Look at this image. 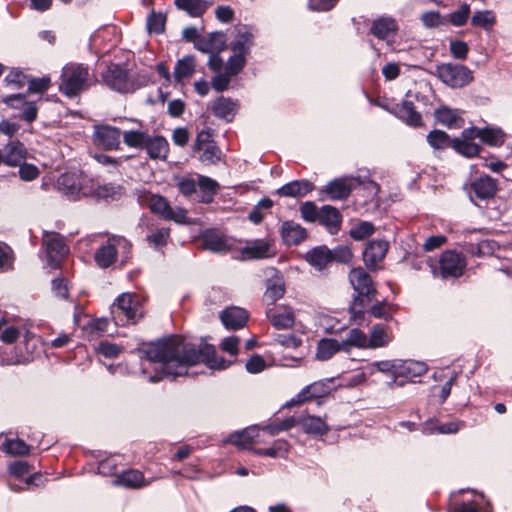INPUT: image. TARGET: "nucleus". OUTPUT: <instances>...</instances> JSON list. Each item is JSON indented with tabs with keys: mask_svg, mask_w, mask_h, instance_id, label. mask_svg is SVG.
<instances>
[{
	"mask_svg": "<svg viewBox=\"0 0 512 512\" xmlns=\"http://www.w3.org/2000/svg\"><path fill=\"white\" fill-rule=\"evenodd\" d=\"M138 353L141 359L161 366L160 372L148 375V380L152 383L161 381L164 376H186L189 369L198 364H204L211 370H224L230 365L229 361L216 355L213 345L194 342L179 335L144 344L138 349Z\"/></svg>",
	"mask_w": 512,
	"mask_h": 512,
	"instance_id": "1",
	"label": "nucleus"
},
{
	"mask_svg": "<svg viewBox=\"0 0 512 512\" xmlns=\"http://www.w3.org/2000/svg\"><path fill=\"white\" fill-rule=\"evenodd\" d=\"M57 185L59 191L72 201L88 196L108 197L114 189L110 184L103 186L95 184L87 175L76 172L61 174Z\"/></svg>",
	"mask_w": 512,
	"mask_h": 512,
	"instance_id": "2",
	"label": "nucleus"
},
{
	"mask_svg": "<svg viewBox=\"0 0 512 512\" xmlns=\"http://www.w3.org/2000/svg\"><path fill=\"white\" fill-rule=\"evenodd\" d=\"M349 280L355 292L349 309L356 320L373 301L376 289L370 275L361 267L350 271Z\"/></svg>",
	"mask_w": 512,
	"mask_h": 512,
	"instance_id": "3",
	"label": "nucleus"
},
{
	"mask_svg": "<svg viewBox=\"0 0 512 512\" xmlns=\"http://www.w3.org/2000/svg\"><path fill=\"white\" fill-rule=\"evenodd\" d=\"M92 83L87 65L70 62L62 68L59 91L65 96L72 98L89 89Z\"/></svg>",
	"mask_w": 512,
	"mask_h": 512,
	"instance_id": "4",
	"label": "nucleus"
},
{
	"mask_svg": "<svg viewBox=\"0 0 512 512\" xmlns=\"http://www.w3.org/2000/svg\"><path fill=\"white\" fill-rule=\"evenodd\" d=\"M111 314L117 326L135 324L142 317L138 296L135 293H122L113 302Z\"/></svg>",
	"mask_w": 512,
	"mask_h": 512,
	"instance_id": "5",
	"label": "nucleus"
},
{
	"mask_svg": "<svg viewBox=\"0 0 512 512\" xmlns=\"http://www.w3.org/2000/svg\"><path fill=\"white\" fill-rule=\"evenodd\" d=\"M434 277L441 279H456L462 276L466 268V259L454 250L444 251L438 261V265L432 260L427 261Z\"/></svg>",
	"mask_w": 512,
	"mask_h": 512,
	"instance_id": "6",
	"label": "nucleus"
},
{
	"mask_svg": "<svg viewBox=\"0 0 512 512\" xmlns=\"http://www.w3.org/2000/svg\"><path fill=\"white\" fill-rule=\"evenodd\" d=\"M442 83L451 88H462L473 81V72L462 64L442 63L434 73Z\"/></svg>",
	"mask_w": 512,
	"mask_h": 512,
	"instance_id": "7",
	"label": "nucleus"
},
{
	"mask_svg": "<svg viewBox=\"0 0 512 512\" xmlns=\"http://www.w3.org/2000/svg\"><path fill=\"white\" fill-rule=\"evenodd\" d=\"M102 82L112 90L120 93H131L137 89L134 81L129 77L128 69L117 63H110L101 73Z\"/></svg>",
	"mask_w": 512,
	"mask_h": 512,
	"instance_id": "8",
	"label": "nucleus"
},
{
	"mask_svg": "<svg viewBox=\"0 0 512 512\" xmlns=\"http://www.w3.org/2000/svg\"><path fill=\"white\" fill-rule=\"evenodd\" d=\"M130 248L131 244L124 237H109L104 244L96 249L94 261L99 268L107 269L116 263L120 249L128 253Z\"/></svg>",
	"mask_w": 512,
	"mask_h": 512,
	"instance_id": "9",
	"label": "nucleus"
},
{
	"mask_svg": "<svg viewBox=\"0 0 512 512\" xmlns=\"http://www.w3.org/2000/svg\"><path fill=\"white\" fill-rule=\"evenodd\" d=\"M43 246L45 247L47 265L53 269L59 266L61 260L69 252L64 237L55 232L44 233Z\"/></svg>",
	"mask_w": 512,
	"mask_h": 512,
	"instance_id": "10",
	"label": "nucleus"
},
{
	"mask_svg": "<svg viewBox=\"0 0 512 512\" xmlns=\"http://www.w3.org/2000/svg\"><path fill=\"white\" fill-rule=\"evenodd\" d=\"M399 26L395 18L388 15H382L371 22L370 34L379 40L385 41L388 45L394 43L398 33Z\"/></svg>",
	"mask_w": 512,
	"mask_h": 512,
	"instance_id": "11",
	"label": "nucleus"
},
{
	"mask_svg": "<svg viewBox=\"0 0 512 512\" xmlns=\"http://www.w3.org/2000/svg\"><path fill=\"white\" fill-rule=\"evenodd\" d=\"M255 37L256 35L252 27L246 25L236 26L234 38L229 44L231 52L247 57L255 44Z\"/></svg>",
	"mask_w": 512,
	"mask_h": 512,
	"instance_id": "12",
	"label": "nucleus"
},
{
	"mask_svg": "<svg viewBox=\"0 0 512 512\" xmlns=\"http://www.w3.org/2000/svg\"><path fill=\"white\" fill-rule=\"evenodd\" d=\"M122 132L119 128L110 125H96L94 127V143L105 150H117L120 146Z\"/></svg>",
	"mask_w": 512,
	"mask_h": 512,
	"instance_id": "13",
	"label": "nucleus"
},
{
	"mask_svg": "<svg viewBox=\"0 0 512 512\" xmlns=\"http://www.w3.org/2000/svg\"><path fill=\"white\" fill-rule=\"evenodd\" d=\"M396 371V380L406 382H415L414 378L424 375L428 371V365L423 361L412 359H398Z\"/></svg>",
	"mask_w": 512,
	"mask_h": 512,
	"instance_id": "14",
	"label": "nucleus"
},
{
	"mask_svg": "<svg viewBox=\"0 0 512 512\" xmlns=\"http://www.w3.org/2000/svg\"><path fill=\"white\" fill-rule=\"evenodd\" d=\"M3 102L12 108L21 109L20 118L28 123L37 118L38 107L35 101H27L25 94H11L3 97Z\"/></svg>",
	"mask_w": 512,
	"mask_h": 512,
	"instance_id": "15",
	"label": "nucleus"
},
{
	"mask_svg": "<svg viewBox=\"0 0 512 512\" xmlns=\"http://www.w3.org/2000/svg\"><path fill=\"white\" fill-rule=\"evenodd\" d=\"M497 191V182L489 175H482L470 184L468 191L472 202L492 198Z\"/></svg>",
	"mask_w": 512,
	"mask_h": 512,
	"instance_id": "16",
	"label": "nucleus"
},
{
	"mask_svg": "<svg viewBox=\"0 0 512 512\" xmlns=\"http://www.w3.org/2000/svg\"><path fill=\"white\" fill-rule=\"evenodd\" d=\"M151 481L146 480L143 473L137 469L122 471L113 479L114 486H121L128 489H140L150 485Z\"/></svg>",
	"mask_w": 512,
	"mask_h": 512,
	"instance_id": "17",
	"label": "nucleus"
},
{
	"mask_svg": "<svg viewBox=\"0 0 512 512\" xmlns=\"http://www.w3.org/2000/svg\"><path fill=\"white\" fill-rule=\"evenodd\" d=\"M220 319L226 329L238 330L246 325L248 313L240 307H228L220 313Z\"/></svg>",
	"mask_w": 512,
	"mask_h": 512,
	"instance_id": "18",
	"label": "nucleus"
},
{
	"mask_svg": "<svg viewBox=\"0 0 512 512\" xmlns=\"http://www.w3.org/2000/svg\"><path fill=\"white\" fill-rule=\"evenodd\" d=\"M266 316L276 329H289L295 323L293 310L288 307L269 308Z\"/></svg>",
	"mask_w": 512,
	"mask_h": 512,
	"instance_id": "19",
	"label": "nucleus"
},
{
	"mask_svg": "<svg viewBox=\"0 0 512 512\" xmlns=\"http://www.w3.org/2000/svg\"><path fill=\"white\" fill-rule=\"evenodd\" d=\"M260 426L253 425L240 431L231 433L226 439L225 443H231L235 446L245 449L253 442H260Z\"/></svg>",
	"mask_w": 512,
	"mask_h": 512,
	"instance_id": "20",
	"label": "nucleus"
},
{
	"mask_svg": "<svg viewBox=\"0 0 512 512\" xmlns=\"http://www.w3.org/2000/svg\"><path fill=\"white\" fill-rule=\"evenodd\" d=\"M318 222L320 225L324 226L329 233L335 234L341 228L342 215L337 208L331 205H323L320 208Z\"/></svg>",
	"mask_w": 512,
	"mask_h": 512,
	"instance_id": "21",
	"label": "nucleus"
},
{
	"mask_svg": "<svg viewBox=\"0 0 512 512\" xmlns=\"http://www.w3.org/2000/svg\"><path fill=\"white\" fill-rule=\"evenodd\" d=\"M314 188L313 183L306 179L294 180L278 188L275 194L280 197H304Z\"/></svg>",
	"mask_w": 512,
	"mask_h": 512,
	"instance_id": "22",
	"label": "nucleus"
},
{
	"mask_svg": "<svg viewBox=\"0 0 512 512\" xmlns=\"http://www.w3.org/2000/svg\"><path fill=\"white\" fill-rule=\"evenodd\" d=\"M353 188V179L342 177L330 181L325 187V192L332 200H343L350 195Z\"/></svg>",
	"mask_w": 512,
	"mask_h": 512,
	"instance_id": "23",
	"label": "nucleus"
},
{
	"mask_svg": "<svg viewBox=\"0 0 512 512\" xmlns=\"http://www.w3.org/2000/svg\"><path fill=\"white\" fill-rule=\"evenodd\" d=\"M238 108L239 104L237 100L220 96L214 101L212 105V112L216 117L223 119L226 122H231L234 119Z\"/></svg>",
	"mask_w": 512,
	"mask_h": 512,
	"instance_id": "24",
	"label": "nucleus"
},
{
	"mask_svg": "<svg viewBox=\"0 0 512 512\" xmlns=\"http://www.w3.org/2000/svg\"><path fill=\"white\" fill-rule=\"evenodd\" d=\"M388 250V243L383 240L370 241L364 252L363 260L368 267H374L377 263L381 262Z\"/></svg>",
	"mask_w": 512,
	"mask_h": 512,
	"instance_id": "25",
	"label": "nucleus"
},
{
	"mask_svg": "<svg viewBox=\"0 0 512 512\" xmlns=\"http://www.w3.org/2000/svg\"><path fill=\"white\" fill-rule=\"evenodd\" d=\"M281 236L285 244L298 245L307 237V231L294 221H285L281 226Z\"/></svg>",
	"mask_w": 512,
	"mask_h": 512,
	"instance_id": "26",
	"label": "nucleus"
},
{
	"mask_svg": "<svg viewBox=\"0 0 512 512\" xmlns=\"http://www.w3.org/2000/svg\"><path fill=\"white\" fill-rule=\"evenodd\" d=\"M394 113L397 118L409 126L418 127L422 124V116L416 111L415 106L411 101H403L396 105Z\"/></svg>",
	"mask_w": 512,
	"mask_h": 512,
	"instance_id": "27",
	"label": "nucleus"
},
{
	"mask_svg": "<svg viewBox=\"0 0 512 512\" xmlns=\"http://www.w3.org/2000/svg\"><path fill=\"white\" fill-rule=\"evenodd\" d=\"M201 239L203 249L216 253H224L231 249L228 240L213 230L205 231Z\"/></svg>",
	"mask_w": 512,
	"mask_h": 512,
	"instance_id": "28",
	"label": "nucleus"
},
{
	"mask_svg": "<svg viewBox=\"0 0 512 512\" xmlns=\"http://www.w3.org/2000/svg\"><path fill=\"white\" fill-rule=\"evenodd\" d=\"M144 150H146L148 156L151 159L165 160L169 152V144L166 138L163 136L149 135Z\"/></svg>",
	"mask_w": 512,
	"mask_h": 512,
	"instance_id": "29",
	"label": "nucleus"
},
{
	"mask_svg": "<svg viewBox=\"0 0 512 512\" xmlns=\"http://www.w3.org/2000/svg\"><path fill=\"white\" fill-rule=\"evenodd\" d=\"M329 393V386L323 381H316L305 386L295 398L292 403L299 404L313 398H321Z\"/></svg>",
	"mask_w": 512,
	"mask_h": 512,
	"instance_id": "30",
	"label": "nucleus"
},
{
	"mask_svg": "<svg viewBox=\"0 0 512 512\" xmlns=\"http://www.w3.org/2000/svg\"><path fill=\"white\" fill-rule=\"evenodd\" d=\"M27 149L19 141H11L6 145L4 154V163L8 166L16 167L26 161Z\"/></svg>",
	"mask_w": 512,
	"mask_h": 512,
	"instance_id": "31",
	"label": "nucleus"
},
{
	"mask_svg": "<svg viewBox=\"0 0 512 512\" xmlns=\"http://www.w3.org/2000/svg\"><path fill=\"white\" fill-rule=\"evenodd\" d=\"M436 121L447 128H460L463 125L461 112L447 106H441L435 110Z\"/></svg>",
	"mask_w": 512,
	"mask_h": 512,
	"instance_id": "32",
	"label": "nucleus"
},
{
	"mask_svg": "<svg viewBox=\"0 0 512 512\" xmlns=\"http://www.w3.org/2000/svg\"><path fill=\"white\" fill-rule=\"evenodd\" d=\"M448 512H491V508L484 495L477 494L471 501L453 504Z\"/></svg>",
	"mask_w": 512,
	"mask_h": 512,
	"instance_id": "33",
	"label": "nucleus"
},
{
	"mask_svg": "<svg viewBox=\"0 0 512 512\" xmlns=\"http://www.w3.org/2000/svg\"><path fill=\"white\" fill-rule=\"evenodd\" d=\"M306 434L323 436L329 431V426L324 419L318 416L307 415L297 420Z\"/></svg>",
	"mask_w": 512,
	"mask_h": 512,
	"instance_id": "34",
	"label": "nucleus"
},
{
	"mask_svg": "<svg viewBox=\"0 0 512 512\" xmlns=\"http://www.w3.org/2000/svg\"><path fill=\"white\" fill-rule=\"evenodd\" d=\"M342 351L349 353L352 348L367 349L368 336L358 328H352L348 331L346 337L341 340Z\"/></svg>",
	"mask_w": 512,
	"mask_h": 512,
	"instance_id": "35",
	"label": "nucleus"
},
{
	"mask_svg": "<svg viewBox=\"0 0 512 512\" xmlns=\"http://www.w3.org/2000/svg\"><path fill=\"white\" fill-rule=\"evenodd\" d=\"M306 261L315 269L321 271L331 263L330 249L326 246H318L307 252Z\"/></svg>",
	"mask_w": 512,
	"mask_h": 512,
	"instance_id": "36",
	"label": "nucleus"
},
{
	"mask_svg": "<svg viewBox=\"0 0 512 512\" xmlns=\"http://www.w3.org/2000/svg\"><path fill=\"white\" fill-rule=\"evenodd\" d=\"M339 351H342L341 341L333 338H323L317 344L316 358L320 361H326Z\"/></svg>",
	"mask_w": 512,
	"mask_h": 512,
	"instance_id": "37",
	"label": "nucleus"
},
{
	"mask_svg": "<svg viewBox=\"0 0 512 512\" xmlns=\"http://www.w3.org/2000/svg\"><path fill=\"white\" fill-rule=\"evenodd\" d=\"M244 258L260 259L270 256L271 245L265 240H254L242 248Z\"/></svg>",
	"mask_w": 512,
	"mask_h": 512,
	"instance_id": "38",
	"label": "nucleus"
},
{
	"mask_svg": "<svg viewBox=\"0 0 512 512\" xmlns=\"http://www.w3.org/2000/svg\"><path fill=\"white\" fill-rule=\"evenodd\" d=\"M197 186L201 192L200 202L205 204H209L213 201L219 188V184L215 180L203 175H198Z\"/></svg>",
	"mask_w": 512,
	"mask_h": 512,
	"instance_id": "39",
	"label": "nucleus"
},
{
	"mask_svg": "<svg viewBox=\"0 0 512 512\" xmlns=\"http://www.w3.org/2000/svg\"><path fill=\"white\" fill-rule=\"evenodd\" d=\"M149 134L141 129H131L122 132L123 142L129 148L142 150L145 147Z\"/></svg>",
	"mask_w": 512,
	"mask_h": 512,
	"instance_id": "40",
	"label": "nucleus"
},
{
	"mask_svg": "<svg viewBox=\"0 0 512 512\" xmlns=\"http://www.w3.org/2000/svg\"><path fill=\"white\" fill-rule=\"evenodd\" d=\"M174 4L193 17L202 16L209 6L205 0H175Z\"/></svg>",
	"mask_w": 512,
	"mask_h": 512,
	"instance_id": "41",
	"label": "nucleus"
},
{
	"mask_svg": "<svg viewBox=\"0 0 512 512\" xmlns=\"http://www.w3.org/2000/svg\"><path fill=\"white\" fill-rule=\"evenodd\" d=\"M38 343L39 339L35 335L31 334L30 332H26L23 340L26 354L21 355L17 361L13 362V364H25L32 361L35 355L39 353Z\"/></svg>",
	"mask_w": 512,
	"mask_h": 512,
	"instance_id": "42",
	"label": "nucleus"
},
{
	"mask_svg": "<svg viewBox=\"0 0 512 512\" xmlns=\"http://www.w3.org/2000/svg\"><path fill=\"white\" fill-rule=\"evenodd\" d=\"M480 140L489 146L500 147L505 142V133L497 127L481 128Z\"/></svg>",
	"mask_w": 512,
	"mask_h": 512,
	"instance_id": "43",
	"label": "nucleus"
},
{
	"mask_svg": "<svg viewBox=\"0 0 512 512\" xmlns=\"http://www.w3.org/2000/svg\"><path fill=\"white\" fill-rule=\"evenodd\" d=\"M390 342L386 326L376 324L371 328L370 337H368V348L384 347Z\"/></svg>",
	"mask_w": 512,
	"mask_h": 512,
	"instance_id": "44",
	"label": "nucleus"
},
{
	"mask_svg": "<svg viewBox=\"0 0 512 512\" xmlns=\"http://www.w3.org/2000/svg\"><path fill=\"white\" fill-rule=\"evenodd\" d=\"M427 142L432 148L443 150L449 147L452 148L453 139L446 132L435 129L427 135Z\"/></svg>",
	"mask_w": 512,
	"mask_h": 512,
	"instance_id": "45",
	"label": "nucleus"
},
{
	"mask_svg": "<svg viewBox=\"0 0 512 512\" xmlns=\"http://www.w3.org/2000/svg\"><path fill=\"white\" fill-rule=\"evenodd\" d=\"M195 69L194 59L191 56H186L177 61L174 68V78L177 82L190 77Z\"/></svg>",
	"mask_w": 512,
	"mask_h": 512,
	"instance_id": "46",
	"label": "nucleus"
},
{
	"mask_svg": "<svg viewBox=\"0 0 512 512\" xmlns=\"http://www.w3.org/2000/svg\"><path fill=\"white\" fill-rule=\"evenodd\" d=\"M496 22L495 15L490 10H479L474 13L471 18V25L490 30Z\"/></svg>",
	"mask_w": 512,
	"mask_h": 512,
	"instance_id": "47",
	"label": "nucleus"
},
{
	"mask_svg": "<svg viewBox=\"0 0 512 512\" xmlns=\"http://www.w3.org/2000/svg\"><path fill=\"white\" fill-rule=\"evenodd\" d=\"M196 152L200 153L199 160L206 165L217 163L221 157V150L214 142L196 150Z\"/></svg>",
	"mask_w": 512,
	"mask_h": 512,
	"instance_id": "48",
	"label": "nucleus"
},
{
	"mask_svg": "<svg viewBox=\"0 0 512 512\" xmlns=\"http://www.w3.org/2000/svg\"><path fill=\"white\" fill-rule=\"evenodd\" d=\"M452 149L468 158L474 157L480 152L478 144L458 138L453 139Z\"/></svg>",
	"mask_w": 512,
	"mask_h": 512,
	"instance_id": "49",
	"label": "nucleus"
},
{
	"mask_svg": "<svg viewBox=\"0 0 512 512\" xmlns=\"http://www.w3.org/2000/svg\"><path fill=\"white\" fill-rule=\"evenodd\" d=\"M297 419L295 417H288L279 422H272L270 424L260 427V432H266L271 436L278 435L282 431H287L295 426Z\"/></svg>",
	"mask_w": 512,
	"mask_h": 512,
	"instance_id": "50",
	"label": "nucleus"
},
{
	"mask_svg": "<svg viewBox=\"0 0 512 512\" xmlns=\"http://www.w3.org/2000/svg\"><path fill=\"white\" fill-rule=\"evenodd\" d=\"M2 450L10 455H27L30 447L21 439H6L2 444Z\"/></svg>",
	"mask_w": 512,
	"mask_h": 512,
	"instance_id": "51",
	"label": "nucleus"
},
{
	"mask_svg": "<svg viewBox=\"0 0 512 512\" xmlns=\"http://www.w3.org/2000/svg\"><path fill=\"white\" fill-rule=\"evenodd\" d=\"M285 293L284 283L280 279L269 281L266 291L264 293V299L269 304L275 303Z\"/></svg>",
	"mask_w": 512,
	"mask_h": 512,
	"instance_id": "52",
	"label": "nucleus"
},
{
	"mask_svg": "<svg viewBox=\"0 0 512 512\" xmlns=\"http://www.w3.org/2000/svg\"><path fill=\"white\" fill-rule=\"evenodd\" d=\"M470 15V6L467 3H463L460 8L454 12L449 13L445 20L451 23L455 27H461L466 24Z\"/></svg>",
	"mask_w": 512,
	"mask_h": 512,
	"instance_id": "53",
	"label": "nucleus"
},
{
	"mask_svg": "<svg viewBox=\"0 0 512 512\" xmlns=\"http://www.w3.org/2000/svg\"><path fill=\"white\" fill-rule=\"evenodd\" d=\"M398 359L393 360H383V361H377L373 363V366L376 367V369L382 373H391L393 375L392 382L389 383V386H392L393 384L401 387L404 385V381H398L396 380V371H397V363Z\"/></svg>",
	"mask_w": 512,
	"mask_h": 512,
	"instance_id": "54",
	"label": "nucleus"
},
{
	"mask_svg": "<svg viewBox=\"0 0 512 512\" xmlns=\"http://www.w3.org/2000/svg\"><path fill=\"white\" fill-rule=\"evenodd\" d=\"M246 63L247 57L231 52L224 70H226L228 74L235 77L244 69Z\"/></svg>",
	"mask_w": 512,
	"mask_h": 512,
	"instance_id": "55",
	"label": "nucleus"
},
{
	"mask_svg": "<svg viewBox=\"0 0 512 512\" xmlns=\"http://www.w3.org/2000/svg\"><path fill=\"white\" fill-rule=\"evenodd\" d=\"M353 182L356 181L359 185L363 186L368 184L371 186V197L374 198L380 192V185L371 179V172L368 169H359L355 177H350Z\"/></svg>",
	"mask_w": 512,
	"mask_h": 512,
	"instance_id": "56",
	"label": "nucleus"
},
{
	"mask_svg": "<svg viewBox=\"0 0 512 512\" xmlns=\"http://www.w3.org/2000/svg\"><path fill=\"white\" fill-rule=\"evenodd\" d=\"M273 206V201L267 197L262 198L249 213L248 218L254 224H259L263 220V211H268Z\"/></svg>",
	"mask_w": 512,
	"mask_h": 512,
	"instance_id": "57",
	"label": "nucleus"
},
{
	"mask_svg": "<svg viewBox=\"0 0 512 512\" xmlns=\"http://www.w3.org/2000/svg\"><path fill=\"white\" fill-rule=\"evenodd\" d=\"M119 465V457L116 455L106 457L98 463V473L103 476H115L117 474V467Z\"/></svg>",
	"mask_w": 512,
	"mask_h": 512,
	"instance_id": "58",
	"label": "nucleus"
},
{
	"mask_svg": "<svg viewBox=\"0 0 512 512\" xmlns=\"http://www.w3.org/2000/svg\"><path fill=\"white\" fill-rule=\"evenodd\" d=\"M375 227L371 222L361 221L350 229V236L354 240H363L374 233Z\"/></svg>",
	"mask_w": 512,
	"mask_h": 512,
	"instance_id": "59",
	"label": "nucleus"
},
{
	"mask_svg": "<svg viewBox=\"0 0 512 512\" xmlns=\"http://www.w3.org/2000/svg\"><path fill=\"white\" fill-rule=\"evenodd\" d=\"M166 17L161 12H152L147 17V29L150 33L161 34L165 29Z\"/></svg>",
	"mask_w": 512,
	"mask_h": 512,
	"instance_id": "60",
	"label": "nucleus"
},
{
	"mask_svg": "<svg viewBox=\"0 0 512 512\" xmlns=\"http://www.w3.org/2000/svg\"><path fill=\"white\" fill-rule=\"evenodd\" d=\"M148 205L153 213L159 214L162 218H165V215L171 207L168 201L160 195H151Z\"/></svg>",
	"mask_w": 512,
	"mask_h": 512,
	"instance_id": "61",
	"label": "nucleus"
},
{
	"mask_svg": "<svg viewBox=\"0 0 512 512\" xmlns=\"http://www.w3.org/2000/svg\"><path fill=\"white\" fill-rule=\"evenodd\" d=\"M300 214L304 221L314 223L318 221L320 208L312 201H306L300 205Z\"/></svg>",
	"mask_w": 512,
	"mask_h": 512,
	"instance_id": "62",
	"label": "nucleus"
},
{
	"mask_svg": "<svg viewBox=\"0 0 512 512\" xmlns=\"http://www.w3.org/2000/svg\"><path fill=\"white\" fill-rule=\"evenodd\" d=\"M51 81L48 77L31 78L28 81L27 92L29 94H42L50 87Z\"/></svg>",
	"mask_w": 512,
	"mask_h": 512,
	"instance_id": "63",
	"label": "nucleus"
},
{
	"mask_svg": "<svg viewBox=\"0 0 512 512\" xmlns=\"http://www.w3.org/2000/svg\"><path fill=\"white\" fill-rule=\"evenodd\" d=\"M232 77L226 70H223V72H219L212 77L211 87L216 92H223L228 89Z\"/></svg>",
	"mask_w": 512,
	"mask_h": 512,
	"instance_id": "64",
	"label": "nucleus"
}]
</instances>
